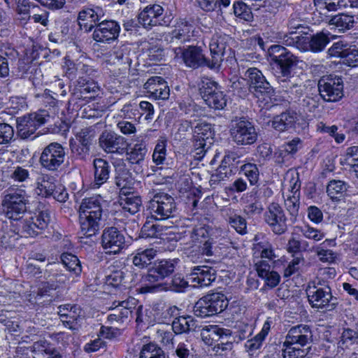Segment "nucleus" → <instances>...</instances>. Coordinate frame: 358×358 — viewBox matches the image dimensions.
<instances>
[{"label": "nucleus", "instance_id": "f257e3e1", "mask_svg": "<svg viewBox=\"0 0 358 358\" xmlns=\"http://www.w3.org/2000/svg\"><path fill=\"white\" fill-rule=\"evenodd\" d=\"M178 263V259H162L155 262L148 270V273L142 277L140 292L155 293L164 289L166 284L158 282L172 274Z\"/></svg>", "mask_w": 358, "mask_h": 358}, {"label": "nucleus", "instance_id": "f03ea898", "mask_svg": "<svg viewBox=\"0 0 358 358\" xmlns=\"http://www.w3.org/2000/svg\"><path fill=\"white\" fill-rule=\"evenodd\" d=\"M49 220L48 213L45 211L34 215L27 213L22 218L13 222L12 227L13 231L22 237H35L44 231Z\"/></svg>", "mask_w": 358, "mask_h": 358}, {"label": "nucleus", "instance_id": "7ed1b4c3", "mask_svg": "<svg viewBox=\"0 0 358 358\" xmlns=\"http://www.w3.org/2000/svg\"><path fill=\"white\" fill-rule=\"evenodd\" d=\"M28 196L24 189L9 187L4 192L2 201L3 212L6 217L13 222L22 218L27 213Z\"/></svg>", "mask_w": 358, "mask_h": 358}, {"label": "nucleus", "instance_id": "20e7f679", "mask_svg": "<svg viewBox=\"0 0 358 358\" xmlns=\"http://www.w3.org/2000/svg\"><path fill=\"white\" fill-rule=\"evenodd\" d=\"M228 304L227 296L222 292L208 293L196 302L194 313L197 317H210L223 312Z\"/></svg>", "mask_w": 358, "mask_h": 358}, {"label": "nucleus", "instance_id": "39448f33", "mask_svg": "<svg viewBox=\"0 0 358 358\" xmlns=\"http://www.w3.org/2000/svg\"><path fill=\"white\" fill-rule=\"evenodd\" d=\"M148 210L155 220H164L173 216L176 203L173 196L164 192H152Z\"/></svg>", "mask_w": 358, "mask_h": 358}, {"label": "nucleus", "instance_id": "423d86ee", "mask_svg": "<svg viewBox=\"0 0 358 358\" xmlns=\"http://www.w3.org/2000/svg\"><path fill=\"white\" fill-rule=\"evenodd\" d=\"M271 62L275 65L282 77L289 78L298 63L297 57L280 45H272L268 49Z\"/></svg>", "mask_w": 358, "mask_h": 358}, {"label": "nucleus", "instance_id": "0eeeda50", "mask_svg": "<svg viewBox=\"0 0 358 358\" xmlns=\"http://www.w3.org/2000/svg\"><path fill=\"white\" fill-rule=\"evenodd\" d=\"M313 285H308L306 293L309 303L313 308H323L327 306H335L336 298H334L330 287L325 281L317 278Z\"/></svg>", "mask_w": 358, "mask_h": 358}, {"label": "nucleus", "instance_id": "6e6552de", "mask_svg": "<svg viewBox=\"0 0 358 358\" xmlns=\"http://www.w3.org/2000/svg\"><path fill=\"white\" fill-rule=\"evenodd\" d=\"M198 87L201 97L209 107L220 110L226 106V96L219 89L216 82L208 78H202Z\"/></svg>", "mask_w": 358, "mask_h": 358}, {"label": "nucleus", "instance_id": "1a4fd4ad", "mask_svg": "<svg viewBox=\"0 0 358 358\" xmlns=\"http://www.w3.org/2000/svg\"><path fill=\"white\" fill-rule=\"evenodd\" d=\"M230 135L232 141L238 145H252L258 137L254 124L245 118H240L232 123Z\"/></svg>", "mask_w": 358, "mask_h": 358}, {"label": "nucleus", "instance_id": "9d476101", "mask_svg": "<svg viewBox=\"0 0 358 358\" xmlns=\"http://www.w3.org/2000/svg\"><path fill=\"white\" fill-rule=\"evenodd\" d=\"M50 117L46 110H40L17 118V134L22 139L33 135L36 129L44 124Z\"/></svg>", "mask_w": 358, "mask_h": 358}, {"label": "nucleus", "instance_id": "9b49d317", "mask_svg": "<svg viewBox=\"0 0 358 358\" xmlns=\"http://www.w3.org/2000/svg\"><path fill=\"white\" fill-rule=\"evenodd\" d=\"M65 157L64 148L58 143H51L43 149L39 162L44 169L55 171L64 163Z\"/></svg>", "mask_w": 358, "mask_h": 358}, {"label": "nucleus", "instance_id": "f8f14e48", "mask_svg": "<svg viewBox=\"0 0 358 358\" xmlns=\"http://www.w3.org/2000/svg\"><path fill=\"white\" fill-rule=\"evenodd\" d=\"M99 148L107 154L122 155L127 150V139L117 133L105 130L99 137Z\"/></svg>", "mask_w": 358, "mask_h": 358}, {"label": "nucleus", "instance_id": "ddd939ff", "mask_svg": "<svg viewBox=\"0 0 358 358\" xmlns=\"http://www.w3.org/2000/svg\"><path fill=\"white\" fill-rule=\"evenodd\" d=\"M343 80L340 77L329 76L322 78L318 83V90L325 101H337L343 96Z\"/></svg>", "mask_w": 358, "mask_h": 358}, {"label": "nucleus", "instance_id": "4468645a", "mask_svg": "<svg viewBox=\"0 0 358 358\" xmlns=\"http://www.w3.org/2000/svg\"><path fill=\"white\" fill-rule=\"evenodd\" d=\"M264 220L275 234L281 235L287 230V219L278 203L273 202L269 204L264 214Z\"/></svg>", "mask_w": 358, "mask_h": 358}, {"label": "nucleus", "instance_id": "2eb2a0df", "mask_svg": "<svg viewBox=\"0 0 358 358\" xmlns=\"http://www.w3.org/2000/svg\"><path fill=\"white\" fill-rule=\"evenodd\" d=\"M173 52L175 59H182L185 65L193 69L201 66H207L210 60L202 54L201 50L195 46H189L187 49L181 47L174 48Z\"/></svg>", "mask_w": 358, "mask_h": 358}, {"label": "nucleus", "instance_id": "dca6fc26", "mask_svg": "<svg viewBox=\"0 0 358 358\" xmlns=\"http://www.w3.org/2000/svg\"><path fill=\"white\" fill-rule=\"evenodd\" d=\"M101 245L106 253L117 254L124 248V236L115 227H107L101 235Z\"/></svg>", "mask_w": 358, "mask_h": 358}, {"label": "nucleus", "instance_id": "f3484780", "mask_svg": "<svg viewBox=\"0 0 358 358\" xmlns=\"http://www.w3.org/2000/svg\"><path fill=\"white\" fill-rule=\"evenodd\" d=\"M229 40V36L225 34H215L213 36L209 43L212 59L208 63V67L217 69L220 66Z\"/></svg>", "mask_w": 358, "mask_h": 358}, {"label": "nucleus", "instance_id": "a211bd4d", "mask_svg": "<svg viewBox=\"0 0 358 358\" xmlns=\"http://www.w3.org/2000/svg\"><path fill=\"white\" fill-rule=\"evenodd\" d=\"M164 8L158 4L147 6L138 15V23L145 29L167 25L168 22L162 18Z\"/></svg>", "mask_w": 358, "mask_h": 358}, {"label": "nucleus", "instance_id": "6ab92c4d", "mask_svg": "<svg viewBox=\"0 0 358 358\" xmlns=\"http://www.w3.org/2000/svg\"><path fill=\"white\" fill-rule=\"evenodd\" d=\"M120 31V27L117 22L103 20L95 27L92 38L96 42L109 43L118 38Z\"/></svg>", "mask_w": 358, "mask_h": 358}, {"label": "nucleus", "instance_id": "aec40b11", "mask_svg": "<svg viewBox=\"0 0 358 358\" xmlns=\"http://www.w3.org/2000/svg\"><path fill=\"white\" fill-rule=\"evenodd\" d=\"M99 91L98 84L92 79L79 76L73 90L72 99L74 101H86L94 99Z\"/></svg>", "mask_w": 358, "mask_h": 358}, {"label": "nucleus", "instance_id": "412c9836", "mask_svg": "<svg viewBox=\"0 0 358 358\" xmlns=\"http://www.w3.org/2000/svg\"><path fill=\"white\" fill-rule=\"evenodd\" d=\"M300 187L299 177H292L289 180V194L285 199V206L290 215V220L292 222H295L299 215V197Z\"/></svg>", "mask_w": 358, "mask_h": 358}, {"label": "nucleus", "instance_id": "4be33fe9", "mask_svg": "<svg viewBox=\"0 0 358 358\" xmlns=\"http://www.w3.org/2000/svg\"><path fill=\"white\" fill-rule=\"evenodd\" d=\"M189 280L195 287H208L216 279V271L209 266H198L192 268Z\"/></svg>", "mask_w": 358, "mask_h": 358}, {"label": "nucleus", "instance_id": "5701e85b", "mask_svg": "<svg viewBox=\"0 0 358 358\" xmlns=\"http://www.w3.org/2000/svg\"><path fill=\"white\" fill-rule=\"evenodd\" d=\"M143 87L149 96L155 99L166 100L169 97L170 90L167 83L160 76L150 78Z\"/></svg>", "mask_w": 358, "mask_h": 358}, {"label": "nucleus", "instance_id": "b1692460", "mask_svg": "<svg viewBox=\"0 0 358 358\" xmlns=\"http://www.w3.org/2000/svg\"><path fill=\"white\" fill-rule=\"evenodd\" d=\"M104 16V12L101 8H87L79 12L78 21L81 29L86 31H90L97 25L99 21Z\"/></svg>", "mask_w": 358, "mask_h": 358}, {"label": "nucleus", "instance_id": "393cba45", "mask_svg": "<svg viewBox=\"0 0 358 358\" xmlns=\"http://www.w3.org/2000/svg\"><path fill=\"white\" fill-rule=\"evenodd\" d=\"M286 343L304 347L313 341V332L308 325L299 324L292 327L285 336Z\"/></svg>", "mask_w": 358, "mask_h": 358}, {"label": "nucleus", "instance_id": "a878e982", "mask_svg": "<svg viewBox=\"0 0 358 358\" xmlns=\"http://www.w3.org/2000/svg\"><path fill=\"white\" fill-rule=\"evenodd\" d=\"M59 267V264L55 265L47 277V280L41 283L40 292L42 295L48 294L50 291L59 288L69 281V276Z\"/></svg>", "mask_w": 358, "mask_h": 358}, {"label": "nucleus", "instance_id": "bb28decb", "mask_svg": "<svg viewBox=\"0 0 358 358\" xmlns=\"http://www.w3.org/2000/svg\"><path fill=\"white\" fill-rule=\"evenodd\" d=\"M101 218L79 213L80 229L82 235L91 237L96 235L101 229Z\"/></svg>", "mask_w": 358, "mask_h": 358}, {"label": "nucleus", "instance_id": "cd10ccee", "mask_svg": "<svg viewBox=\"0 0 358 358\" xmlns=\"http://www.w3.org/2000/svg\"><path fill=\"white\" fill-rule=\"evenodd\" d=\"M275 40L284 45L294 47L301 51L306 48L307 39L306 35L297 34L296 31H290L288 33L278 32Z\"/></svg>", "mask_w": 358, "mask_h": 358}, {"label": "nucleus", "instance_id": "c85d7f7f", "mask_svg": "<svg viewBox=\"0 0 358 358\" xmlns=\"http://www.w3.org/2000/svg\"><path fill=\"white\" fill-rule=\"evenodd\" d=\"M103 200L99 195L94 196L83 199L80 208L79 213L96 216L98 218L102 219Z\"/></svg>", "mask_w": 358, "mask_h": 358}, {"label": "nucleus", "instance_id": "c756f323", "mask_svg": "<svg viewBox=\"0 0 358 358\" xmlns=\"http://www.w3.org/2000/svg\"><path fill=\"white\" fill-rule=\"evenodd\" d=\"M201 336L206 345H212L214 341H219L230 337L231 331L227 329L220 328L217 325H212L203 329Z\"/></svg>", "mask_w": 358, "mask_h": 358}, {"label": "nucleus", "instance_id": "7c9ffc66", "mask_svg": "<svg viewBox=\"0 0 358 358\" xmlns=\"http://www.w3.org/2000/svg\"><path fill=\"white\" fill-rule=\"evenodd\" d=\"M93 166L94 169V184L99 187L108 180L110 166L106 160L101 158H96L93 161Z\"/></svg>", "mask_w": 358, "mask_h": 358}, {"label": "nucleus", "instance_id": "2f4dec72", "mask_svg": "<svg viewBox=\"0 0 358 358\" xmlns=\"http://www.w3.org/2000/svg\"><path fill=\"white\" fill-rule=\"evenodd\" d=\"M157 250L153 248H139L132 254V262L139 268H144L151 264L152 260L157 255Z\"/></svg>", "mask_w": 358, "mask_h": 358}, {"label": "nucleus", "instance_id": "473e14b6", "mask_svg": "<svg viewBox=\"0 0 358 358\" xmlns=\"http://www.w3.org/2000/svg\"><path fill=\"white\" fill-rule=\"evenodd\" d=\"M350 185L341 180H331L327 185V195L332 201H338L346 194Z\"/></svg>", "mask_w": 358, "mask_h": 358}, {"label": "nucleus", "instance_id": "72a5a7b5", "mask_svg": "<svg viewBox=\"0 0 358 358\" xmlns=\"http://www.w3.org/2000/svg\"><path fill=\"white\" fill-rule=\"evenodd\" d=\"M119 203L124 211L134 215L139 211L142 201L140 196L129 192L125 194H120Z\"/></svg>", "mask_w": 358, "mask_h": 358}, {"label": "nucleus", "instance_id": "f704fd0d", "mask_svg": "<svg viewBox=\"0 0 358 358\" xmlns=\"http://www.w3.org/2000/svg\"><path fill=\"white\" fill-rule=\"evenodd\" d=\"M296 120V114L295 113L286 111L273 117L272 127L278 131H284L291 128Z\"/></svg>", "mask_w": 358, "mask_h": 358}, {"label": "nucleus", "instance_id": "c9c22d12", "mask_svg": "<svg viewBox=\"0 0 358 358\" xmlns=\"http://www.w3.org/2000/svg\"><path fill=\"white\" fill-rule=\"evenodd\" d=\"M129 54L130 50L127 45L115 47L110 55L111 60L114 64L122 66L124 69H129L132 62Z\"/></svg>", "mask_w": 358, "mask_h": 358}, {"label": "nucleus", "instance_id": "e433bc0d", "mask_svg": "<svg viewBox=\"0 0 358 358\" xmlns=\"http://www.w3.org/2000/svg\"><path fill=\"white\" fill-rule=\"evenodd\" d=\"M306 38L308 41L306 48H304V52L308 50L313 52H321L330 41L328 36L324 33H318L310 38L306 35Z\"/></svg>", "mask_w": 358, "mask_h": 358}, {"label": "nucleus", "instance_id": "4c0bfd02", "mask_svg": "<svg viewBox=\"0 0 358 358\" xmlns=\"http://www.w3.org/2000/svg\"><path fill=\"white\" fill-rule=\"evenodd\" d=\"M57 180L55 177L48 174H41L37 178V188L39 194L45 197L50 196L56 188Z\"/></svg>", "mask_w": 358, "mask_h": 358}, {"label": "nucleus", "instance_id": "58836bf2", "mask_svg": "<svg viewBox=\"0 0 358 358\" xmlns=\"http://www.w3.org/2000/svg\"><path fill=\"white\" fill-rule=\"evenodd\" d=\"M192 26L187 21H181L171 32V43H183L189 40Z\"/></svg>", "mask_w": 358, "mask_h": 358}, {"label": "nucleus", "instance_id": "ea45409f", "mask_svg": "<svg viewBox=\"0 0 358 358\" xmlns=\"http://www.w3.org/2000/svg\"><path fill=\"white\" fill-rule=\"evenodd\" d=\"M127 159L131 164H141L145 159L148 153L146 145L143 143H137L131 148L130 151H126Z\"/></svg>", "mask_w": 358, "mask_h": 358}, {"label": "nucleus", "instance_id": "a19ab883", "mask_svg": "<svg viewBox=\"0 0 358 358\" xmlns=\"http://www.w3.org/2000/svg\"><path fill=\"white\" fill-rule=\"evenodd\" d=\"M354 17L346 14H338L332 17L329 21L331 25L335 26L340 31H345L353 27Z\"/></svg>", "mask_w": 358, "mask_h": 358}, {"label": "nucleus", "instance_id": "79ce46f5", "mask_svg": "<svg viewBox=\"0 0 358 358\" xmlns=\"http://www.w3.org/2000/svg\"><path fill=\"white\" fill-rule=\"evenodd\" d=\"M194 322L190 317H179L172 322V330L176 334L186 333L193 329Z\"/></svg>", "mask_w": 358, "mask_h": 358}, {"label": "nucleus", "instance_id": "37998d69", "mask_svg": "<svg viewBox=\"0 0 358 358\" xmlns=\"http://www.w3.org/2000/svg\"><path fill=\"white\" fill-rule=\"evenodd\" d=\"M52 348V345L45 339L36 341L29 347L34 358H43L45 355L50 354Z\"/></svg>", "mask_w": 358, "mask_h": 358}, {"label": "nucleus", "instance_id": "c03bdc74", "mask_svg": "<svg viewBox=\"0 0 358 358\" xmlns=\"http://www.w3.org/2000/svg\"><path fill=\"white\" fill-rule=\"evenodd\" d=\"M115 184L120 189V194L129 193L132 189L133 179L127 171H123L115 178Z\"/></svg>", "mask_w": 358, "mask_h": 358}, {"label": "nucleus", "instance_id": "a18cd8bd", "mask_svg": "<svg viewBox=\"0 0 358 358\" xmlns=\"http://www.w3.org/2000/svg\"><path fill=\"white\" fill-rule=\"evenodd\" d=\"M166 287L162 291H171L182 293L189 287L188 282L181 274H175L169 283H166Z\"/></svg>", "mask_w": 358, "mask_h": 358}, {"label": "nucleus", "instance_id": "49530a36", "mask_svg": "<svg viewBox=\"0 0 358 358\" xmlns=\"http://www.w3.org/2000/svg\"><path fill=\"white\" fill-rule=\"evenodd\" d=\"M295 344L286 343V340L283 343L282 349V358H304L308 354L307 349H303L295 346Z\"/></svg>", "mask_w": 358, "mask_h": 358}, {"label": "nucleus", "instance_id": "de8ad7c7", "mask_svg": "<svg viewBox=\"0 0 358 358\" xmlns=\"http://www.w3.org/2000/svg\"><path fill=\"white\" fill-rule=\"evenodd\" d=\"M62 265L69 271L79 275L82 271L80 262L78 258L71 253H64L61 256Z\"/></svg>", "mask_w": 358, "mask_h": 358}, {"label": "nucleus", "instance_id": "09e8293b", "mask_svg": "<svg viewBox=\"0 0 358 358\" xmlns=\"http://www.w3.org/2000/svg\"><path fill=\"white\" fill-rule=\"evenodd\" d=\"M139 358H166V355L160 347L149 343L143 346Z\"/></svg>", "mask_w": 358, "mask_h": 358}, {"label": "nucleus", "instance_id": "8fccbe9b", "mask_svg": "<svg viewBox=\"0 0 358 358\" xmlns=\"http://www.w3.org/2000/svg\"><path fill=\"white\" fill-rule=\"evenodd\" d=\"M250 92L257 98L267 95L271 96L273 93V89L270 83L263 77V80H259L254 86H252Z\"/></svg>", "mask_w": 358, "mask_h": 358}, {"label": "nucleus", "instance_id": "3c124183", "mask_svg": "<svg viewBox=\"0 0 358 358\" xmlns=\"http://www.w3.org/2000/svg\"><path fill=\"white\" fill-rule=\"evenodd\" d=\"M233 10L236 17L245 21H251L253 18L251 8L242 1L235 2L233 5Z\"/></svg>", "mask_w": 358, "mask_h": 358}, {"label": "nucleus", "instance_id": "603ef678", "mask_svg": "<svg viewBox=\"0 0 358 358\" xmlns=\"http://www.w3.org/2000/svg\"><path fill=\"white\" fill-rule=\"evenodd\" d=\"M96 136L95 129L92 127H85L82 129L76 135V138L84 146L90 148L91 145Z\"/></svg>", "mask_w": 358, "mask_h": 358}, {"label": "nucleus", "instance_id": "864d4df0", "mask_svg": "<svg viewBox=\"0 0 358 358\" xmlns=\"http://www.w3.org/2000/svg\"><path fill=\"white\" fill-rule=\"evenodd\" d=\"M169 228L171 227L162 224H150L145 223L142 227V232L146 236L158 237L163 235Z\"/></svg>", "mask_w": 358, "mask_h": 358}, {"label": "nucleus", "instance_id": "5fc2aeb1", "mask_svg": "<svg viewBox=\"0 0 358 358\" xmlns=\"http://www.w3.org/2000/svg\"><path fill=\"white\" fill-rule=\"evenodd\" d=\"M229 224L240 234L247 233V222L245 218L241 215L234 214L228 218Z\"/></svg>", "mask_w": 358, "mask_h": 358}, {"label": "nucleus", "instance_id": "6e6d98bb", "mask_svg": "<svg viewBox=\"0 0 358 358\" xmlns=\"http://www.w3.org/2000/svg\"><path fill=\"white\" fill-rule=\"evenodd\" d=\"M314 3L320 9L325 8L329 11H336L345 6L344 0H314Z\"/></svg>", "mask_w": 358, "mask_h": 358}, {"label": "nucleus", "instance_id": "4d7b16f0", "mask_svg": "<svg viewBox=\"0 0 358 358\" xmlns=\"http://www.w3.org/2000/svg\"><path fill=\"white\" fill-rule=\"evenodd\" d=\"M241 169L252 185L257 183L259 172L256 164L251 163L245 164L241 166Z\"/></svg>", "mask_w": 358, "mask_h": 358}, {"label": "nucleus", "instance_id": "13d9d810", "mask_svg": "<svg viewBox=\"0 0 358 358\" xmlns=\"http://www.w3.org/2000/svg\"><path fill=\"white\" fill-rule=\"evenodd\" d=\"M14 129L7 123H0V144L10 143L14 138Z\"/></svg>", "mask_w": 358, "mask_h": 358}, {"label": "nucleus", "instance_id": "bf43d9fd", "mask_svg": "<svg viewBox=\"0 0 358 358\" xmlns=\"http://www.w3.org/2000/svg\"><path fill=\"white\" fill-rule=\"evenodd\" d=\"M244 76L245 80H247L250 92L252 90V86H254L259 80H263V77H264L262 73L257 68L248 69L245 71Z\"/></svg>", "mask_w": 358, "mask_h": 358}, {"label": "nucleus", "instance_id": "052dcab7", "mask_svg": "<svg viewBox=\"0 0 358 358\" xmlns=\"http://www.w3.org/2000/svg\"><path fill=\"white\" fill-rule=\"evenodd\" d=\"M320 94H309L306 96V97L302 100V106L309 112L315 111L320 105Z\"/></svg>", "mask_w": 358, "mask_h": 358}, {"label": "nucleus", "instance_id": "680f3d73", "mask_svg": "<svg viewBox=\"0 0 358 358\" xmlns=\"http://www.w3.org/2000/svg\"><path fill=\"white\" fill-rule=\"evenodd\" d=\"M300 231L303 237L314 241H319L325 236L322 231L310 227L308 225L301 227Z\"/></svg>", "mask_w": 358, "mask_h": 358}, {"label": "nucleus", "instance_id": "e2e57ef3", "mask_svg": "<svg viewBox=\"0 0 358 358\" xmlns=\"http://www.w3.org/2000/svg\"><path fill=\"white\" fill-rule=\"evenodd\" d=\"M304 258L301 255L294 257L285 268L284 271V276L288 278L298 272L300 268V266L304 263Z\"/></svg>", "mask_w": 358, "mask_h": 358}, {"label": "nucleus", "instance_id": "0e129e2a", "mask_svg": "<svg viewBox=\"0 0 358 358\" xmlns=\"http://www.w3.org/2000/svg\"><path fill=\"white\" fill-rule=\"evenodd\" d=\"M124 278V273L121 270L113 271L106 276V284L117 287L122 284Z\"/></svg>", "mask_w": 358, "mask_h": 358}, {"label": "nucleus", "instance_id": "69168bd1", "mask_svg": "<svg viewBox=\"0 0 358 358\" xmlns=\"http://www.w3.org/2000/svg\"><path fill=\"white\" fill-rule=\"evenodd\" d=\"M222 160L224 161V164H228L231 169L236 171L238 170L239 164L243 162L241 159V156L237 152L231 151L225 154Z\"/></svg>", "mask_w": 358, "mask_h": 358}, {"label": "nucleus", "instance_id": "338daca9", "mask_svg": "<svg viewBox=\"0 0 358 358\" xmlns=\"http://www.w3.org/2000/svg\"><path fill=\"white\" fill-rule=\"evenodd\" d=\"M357 62H358V49L355 45H348L343 57V63L348 66H355Z\"/></svg>", "mask_w": 358, "mask_h": 358}, {"label": "nucleus", "instance_id": "774afa93", "mask_svg": "<svg viewBox=\"0 0 358 358\" xmlns=\"http://www.w3.org/2000/svg\"><path fill=\"white\" fill-rule=\"evenodd\" d=\"M194 135L195 137L204 139L205 137L208 138V135L211 134V124L206 122H200L194 127Z\"/></svg>", "mask_w": 358, "mask_h": 358}]
</instances>
